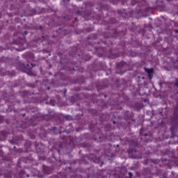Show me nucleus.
Wrapping results in <instances>:
<instances>
[{"mask_svg": "<svg viewBox=\"0 0 178 178\" xmlns=\"http://www.w3.org/2000/svg\"><path fill=\"white\" fill-rule=\"evenodd\" d=\"M34 66H35V65L33 63H31V66L30 64H27L26 65H25L24 63L20 61H18L17 63V69H18V70H20L21 72H27V70L33 69Z\"/></svg>", "mask_w": 178, "mask_h": 178, "instance_id": "obj_1", "label": "nucleus"}, {"mask_svg": "<svg viewBox=\"0 0 178 178\" xmlns=\"http://www.w3.org/2000/svg\"><path fill=\"white\" fill-rule=\"evenodd\" d=\"M145 72L147 73L148 77L151 80V79H152L154 77V69L145 68Z\"/></svg>", "mask_w": 178, "mask_h": 178, "instance_id": "obj_2", "label": "nucleus"}, {"mask_svg": "<svg viewBox=\"0 0 178 178\" xmlns=\"http://www.w3.org/2000/svg\"><path fill=\"white\" fill-rule=\"evenodd\" d=\"M34 93H31L27 90H25L23 92V97H25L26 98H29V97H31Z\"/></svg>", "mask_w": 178, "mask_h": 178, "instance_id": "obj_3", "label": "nucleus"}, {"mask_svg": "<svg viewBox=\"0 0 178 178\" xmlns=\"http://www.w3.org/2000/svg\"><path fill=\"white\" fill-rule=\"evenodd\" d=\"M176 131H177L176 128L172 127H171V134H172V136H175V134H176Z\"/></svg>", "mask_w": 178, "mask_h": 178, "instance_id": "obj_4", "label": "nucleus"}, {"mask_svg": "<svg viewBox=\"0 0 178 178\" xmlns=\"http://www.w3.org/2000/svg\"><path fill=\"white\" fill-rule=\"evenodd\" d=\"M171 120H172V122L176 123V124H177L178 119L176 118V116L172 117Z\"/></svg>", "mask_w": 178, "mask_h": 178, "instance_id": "obj_5", "label": "nucleus"}, {"mask_svg": "<svg viewBox=\"0 0 178 178\" xmlns=\"http://www.w3.org/2000/svg\"><path fill=\"white\" fill-rule=\"evenodd\" d=\"M137 145H138V143L136 141H133L132 144H131V147H137Z\"/></svg>", "mask_w": 178, "mask_h": 178, "instance_id": "obj_6", "label": "nucleus"}, {"mask_svg": "<svg viewBox=\"0 0 178 178\" xmlns=\"http://www.w3.org/2000/svg\"><path fill=\"white\" fill-rule=\"evenodd\" d=\"M175 87H176L177 88H178V80H177L175 83Z\"/></svg>", "mask_w": 178, "mask_h": 178, "instance_id": "obj_7", "label": "nucleus"}, {"mask_svg": "<svg viewBox=\"0 0 178 178\" xmlns=\"http://www.w3.org/2000/svg\"><path fill=\"white\" fill-rule=\"evenodd\" d=\"M129 178L133 177V173H132L131 172H129Z\"/></svg>", "mask_w": 178, "mask_h": 178, "instance_id": "obj_8", "label": "nucleus"}, {"mask_svg": "<svg viewBox=\"0 0 178 178\" xmlns=\"http://www.w3.org/2000/svg\"><path fill=\"white\" fill-rule=\"evenodd\" d=\"M51 105H52L53 106H55V101H51Z\"/></svg>", "mask_w": 178, "mask_h": 178, "instance_id": "obj_9", "label": "nucleus"}, {"mask_svg": "<svg viewBox=\"0 0 178 178\" xmlns=\"http://www.w3.org/2000/svg\"><path fill=\"white\" fill-rule=\"evenodd\" d=\"M3 122V118L0 116V123Z\"/></svg>", "mask_w": 178, "mask_h": 178, "instance_id": "obj_10", "label": "nucleus"}, {"mask_svg": "<svg viewBox=\"0 0 178 178\" xmlns=\"http://www.w3.org/2000/svg\"><path fill=\"white\" fill-rule=\"evenodd\" d=\"M24 35H27L29 34V32L27 31H25L24 32Z\"/></svg>", "mask_w": 178, "mask_h": 178, "instance_id": "obj_11", "label": "nucleus"}, {"mask_svg": "<svg viewBox=\"0 0 178 178\" xmlns=\"http://www.w3.org/2000/svg\"><path fill=\"white\" fill-rule=\"evenodd\" d=\"M175 26H178V22H175Z\"/></svg>", "mask_w": 178, "mask_h": 178, "instance_id": "obj_12", "label": "nucleus"}, {"mask_svg": "<svg viewBox=\"0 0 178 178\" xmlns=\"http://www.w3.org/2000/svg\"><path fill=\"white\" fill-rule=\"evenodd\" d=\"M113 124H116V121L113 122Z\"/></svg>", "mask_w": 178, "mask_h": 178, "instance_id": "obj_13", "label": "nucleus"}, {"mask_svg": "<svg viewBox=\"0 0 178 178\" xmlns=\"http://www.w3.org/2000/svg\"><path fill=\"white\" fill-rule=\"evenodd\" d=\"M175 33H177V34H178V30H175Z\"/></svg>", "mask_w": 178, "mask_h": 178, "instance_id": "obj_14", "label": "nucleus"}, {"mask_svg": "<svg viewBox=\"0 0 178 178\" xmlns=\"http://www.w3.org/2000/svg\"><path fill=\"white\" fill-rule=\"evenodd\" d=\"M28 102H33V101L32 100H29Z\"/></svg>", "mask_w": 178, "mask_h": 178, "instance_id": "obj_15", "label": "nucleus"}, {"mask_svg": "<svg viewBox=\"0 0 178 178\" xmlns=\"http://www.w3.org/2000/svg\"><path fill=\"white\" fill-rule=\"evenodd\" d=\"M147 136H148V134H145V137H147Z\"/></svg>", "mask_w": 178, "mask_h": 178, "instance_id": "obj_16", "label": "nucleus"}, {"mask_svg": "<svg viewBox=\"0 0 178 178\" xmlns=\"http://www.w3.org/2000/svg\"><path fill=\"white\" fill-rule=\"evenodd\" d=\"M26 177H30V175H26Z\"/></svg>", "mask_w": 178, "mask_h": 178, "instance_id": "obj_17", "label": "nucleus"}, {"mask_svg": "<svg viewBox=\"0 0 178 178\" xmlns=\"http://www.w3.org/2000/svg\"><path fill=\"white\" fill-rule=\"evenodd\" d=\"M119 65H123V63H120Z\"/></svg>", "mask_w": 178, "mask_h": 178, "instance_id": "obj_18", "label": "nucleus"}, {"mask_svg": "<svg viewBox=\"0 0 178 178\" xmlns=\"http://www.w3.org/2000/svg\"><path fill=\"white\" fill-rule=\"evenodd\" d=\"M0 155H2V152H0Z\"/></svg>", "mask_w": 178, "mask_h": 178, "instance_id": "obj_19", "label": "nucleus"}, {"mask_svg": "<svg viewBox=\"0 0 178 178\" xmlns=\"http://www.w3.org/2000/svg\"><path fill=\"white\" fill-rule=\"evenodd\" d=\"M105 98H106V95H104Z\"/></svg>", "mask_w": 178, "mask_h": 178, "instance_id": "obj_20", "label": "nucleus"}, {"mask_svg": "<svg viewBox=\"0 0 178 178\" xmlns=\"http://www.w3.org/2000/svg\"><path fill=\"white\" fill-rule=\"evenodd\" d=\"M70 0H67V2H69Z\"/></svg>", "mask_w": 178, "mask_h": 178, "instance_id": "obj_21", "label": "nucleus"}, {"mask_svg": "<svg viewBox=\"0 0 178 178\" xmlns=\"http://www.w3.org/2000/svg\"><path fill=\"white\" fill-rule=\"evenodd\" d=\"M75 20H77V18H75Z\"/></svg>", "mask_w": 178, "mask_h": 178, "instance_id": "obj_22", "label": "nucleus"}, {"mask_svg": "<svg viewBox=\"0 0 178 178\" xmlns=\"http://www.w3.org/2000/svg\"><path fill=\"white\" fill-rule=\"evenodd\" d=\"M47 90H49V88H47Z\"/></svg>", "mask_w": 178, "mask_h": 178, "instance_id": "obj_23", "label": "nucleus"}]
</instances>
